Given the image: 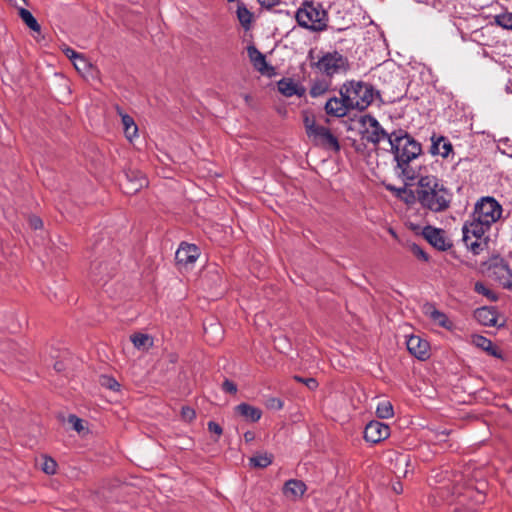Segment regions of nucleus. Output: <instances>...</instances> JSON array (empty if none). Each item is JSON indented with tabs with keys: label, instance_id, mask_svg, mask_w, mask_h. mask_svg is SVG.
<instances>
[{
	"label": "nucleus",
	"instance_id": "c85d7f7f",
	"mask_svg": "<svg viewBox=\"0 0 512 512\" xmlns=\"http://www.w3.org/2000/svg\"><path fill=\"white\" fill-rule=\"evenodd\" d=\"M130 339L137 349L148 350L153 345V338L148 334L134 333Z\"/></svg>",
	"mask_w": 512,
	"mask_h": 512
},
{
	"label": "nucleus",
	"instance_id": "393cba45",
	"mask_svg": "<svg viewBox=\"0 0 512 512\" xmlns=\"http://www.w3.org/2000/svg\"><path fill=\"white\" fill-rule=\"evenodd\" d=\"M324 110L327 115L336 118H342L348 114L347 110L344 108V105L336 96H333L326 101Z\"/></svg>",
	"mask_w": 512,
	"mask_h": 512
},
{
	"label": "nucleus",
	"instance_id": "a19ab883",
	"mask_svg": "<svg viewBox=\"0 0 512 512\" xmlns=\"http://www.w3.org/2000/svg\"><path fill=\"white\" fill-rule=\"evenodd\" d=\"M410 251L413 253L414 256H416L418 259L429 262L430 256L427 252H425L418 244L412 243L410 246Z\"/></svg>",
	"mask_w": 512,
	"mask_h": 512
},
{
	"label": "nucleus",
	"instance_id": "473e14b6",
	"mask_svg": "<svg viewBox=\"0 0 512 512\" xmlns=\"http://www.w3.org/2000/svg\"><path fill=\"white\" fill-rule=\"evenodd\" d=\"M273 461V455L264 453L256 454L250 458V465L255 468H265L269 466Z\"/></svg>",
	"mask_w": 512,
	"mask_h": 512
},
{
	"label": "nucleus",
	"instance_id": "72a5a7b5",
	"mask_svg": "<svg viewBox=\"0 0 512 512\" xmlns=\"http://www.w3.org/2000/svg\"><path fill=\"white\" fill-rule=\"evenodd\" d=\"M122 124L124 126L125 136L129 140H131L132 137H134L137 134V131H138V128H137V125L134 122V119L131 116L127 115V114L122 115Z\"/></svg>",
	"mask_w": 512,
	"mask_h": 512
},
{
	"label": "nucleus",
	"instance_id": "5fc2aeb1",
	"mask_svg": "<svg viewBox=\"0 0 512 512\" xmlns=\"http://www.w3.org/2000/svg\"><path fill=\"white\" fill-rule=\"evenodd\" d=\"M499 282L504 288L512 291V270L510 269V272H506L502 281Z\"/></svg>",
	"mask_w": 512,
	"mask_h": 512
},
{
	"label": "nucleus",
	"instance_id": "dca6fc26",
	"mask_svg": "<svg viewBox=\"0 0 512 512\" xmlns=\"http://www.w3.org/2000/svg\"><path fill=\"white\" fill-rule=\"evenodd\" d=\"M483 268L499 281H502L506 272H510L509 263L499 254L491 256L482 263Z\"/></svg>",
	"mask_w": 512,
	"mask_h": 512
},
{
	"label": "nucleus",
	"instance_id": "e433bc0d",
	"mask_svg": "<svg viewBox=\"0 0 512 512\" xmlns=\"http://www.w3.org/2000/svg\"><path fill=\"white\" fill-rule=\"evenodd\" d=\"M474 291L478 294H481L485 297H487L490 301H497L498 296L497 294L489 289L483 282L477 281L474 285Z\"/></svg>",
	"mask_w": 512,
	"mask_h": 512
},
{
	"label": "nucleus",
	"instance_id": "a18cd8bd",
	"mask_svg": "<svg viewBox=\"0 0 512 512\" xmlns=\"http://www.w3.org/2000/svg\"><path fill=\"white\" fill-rule=\"evenodd\" d=\"M293 379L299 383H303L309 390L313 391L318 387V381L315 378H304L299 375H295Z\"/></svg>",
	"mask_w": 512,
	"mask_h": 512
},
{
	"label": "nucleus",
	"instance_id": "09e8293b",
	"mask_svg": "<svg viewBox=\"0 0 512 512\" xmlns=\"http://www.w3.org/2000/svg\"><path fill=\"white\" fill-rule=\"evenodd\" d=\"M207 428L210 433L217 435V437L214 439V441L217 442L223 433L221 425L215 421H209L207 423Z\"/></svg>",
	"mask_w": 512,
	"mask_h": 512
},
{
	"label": "nucleus",
	"instance_id": "f704fd0d",
	"mask_svg": "<svg viewBox=\"0 0 512 512\" xmlns=\"http://www.w3.org/2000/svg\"><path fill=\"white\" fill-rule=\"evenodd\" d=\"M390 135L391 133H388L385 129L372 130L369 135L366 136V140L374 145H378L383 139H387L390 143Z\"/></svg>",
	"mask_w": 512,
	"mask_h": 512
},
{
	"label": "nucleus",
	"instance_id": "aec40b11",
	"mask_svg": "<svg viewBox=\"0 0 512 512\" xmlns=\"http://www.w3.org/2000/svg\"><path fill=\"white\" fill-rule=\"evenodd\" d=\"M277 88L278 91L286 97H291L294 95L302 97L306 92L304 86L298 85L293 81V79L285 77L277 82Z\"/></svg>",
	"mask_w": 512,
	"mask_h": 512
},
{
	"label": "nucleus",
	"instance_id": "5701e85b",
	"mask_svg": "<svg viewBox=\"0 0 512 512\" xmlns=\"http://www.w3.org/2000/svg\"><path fill=\"white\" fill-rule=\"evenodd\" d=\"M234 410L238 415L252 423L259 421L262 416V411L259 408L248 403H240L235 406Z\"/></svg>",
	"mask_w": 512,
	"mask_h": 512
},
{
	"label": "nucleus",
	"instance_id": "a878e982",
	"mask_svg": "<svg viewBox=\"0 0 512 512\" xmlns=\"http://www.w3.org/2000/svg\"><path fill=\"white\" fill-rule=\"evenodd\" d=\"M474 344L495 358H502L499 348L488 338L482 335H476L473 339Z\"/></svg>",
	"mask_w": 512,
	"mask_h": 512
},
{
	"label": "nucleus",
	"instance_id": "bb28decb",
	"mask_svg": "<svg viewBox=\"0 0 512 512\" xmlns=\"http://www.w3.org/2000/svg\"><path fill=\"white\" fill-rule=\"evenodd\" d=\"M282 490L287 498L294 500L301 497L307 490V487L305 482H285Z\"/></svg>",
	"mask_w": 512,
	"mask_h": 512
},
{
	"label": "nucleus",
	"instance_id": "a211bd4d",
	"mask_svg": "<svg viewBox=\"0 0 512 512\" xmlns=\"http://www.w3.org/2000/svg\"><path fill=\"white\" fill-rule=\"evenodd\" d=\"M423 312L428 316L434 323L445 329H451L453 323L449 320L447 315L438 310L433 303H426L423 306Z\"/></svg>",
	"mask_w": 512,
	"mask_h": 512
},
{
	"label": "nucleus",
	"instance_id": "6e6552de",
	"mask_svg": "<svg viewBox=\"0 0 512 512\" xmlns=\"http://www.w3.org/2000/svg\"><path fill=\"white\" fill-rule=\"evenodd\" d=\"M350 89V93L355 97L356 110L362 112L366 110L375 99H378V89L368 82L348 80L346 81Z\"/></svg>",
	"mask_w": 512,
	"mask_h": 512
},
{
	"label": "nucleus",
	"instance_id": "9b49d317",
	"mask_svg": "<svg viewBox=\"0 0 512 512\" xmlns=\"http://www.w3.org/2000/svg\"><path fill=\"white\" fill-rule=\"evenodd\" d=\"M422 236L438 251H447L453 246L452 242L446 237V232L441 228L427 225L422 230Z\"/></svg>",
	"mask_w": 512,
	"mask_h": 512
},
{
	"label": "nucleus",
	"instance_id": "680f3d73",
	"mask_svg": "<svg viewBox=\"0 0 512 512\" xmlns=\"http://www.w3.org/2000/svg\"><path fill=\"white\" fill-rule=\"evenodd\" d=\"M393 490L397 494L401 493L403 491L402 482H395V484L393 485Z\"/></svg>",
	"mask_w": 512,
	"mask_h": 512
},
{
	"label": "nucleus",
	"instance_id": "2eb2a0df",
	"mask_svg": "<svg viewBox=\"0 0 512 512\" xmlns=\"http://www.w3.org/2000/svg\"><path fill=\"white\" fill-rule=\"evenodd\" d=\"M247 53L253 67L258 72L268 77L276 75L275 67L267 63L265 55L261 53L255 45H249L247 47Z\"/></svg>",
	"mask_w": 512,
	"mask_h": 512
},
{
	"label": "nucleus",
	"instance_id": "7ed1b4c3",
	"mask_svg": "<svg viewBox=\"0 0 512 512\" xmlns=\"http://www.w3.org/2000/svg\"><path fill=\"white\" fill-rule=\"evenodd\" d=\"M297 24L310 32H323L329 28V15L324 5L316 0H304L294 13Z\"/></svg>",
	"mask_w": 512,
	"mask_h": 512
},
{
	"label": "nucleus",
	"instance_id": "f257e3e1",
	"mask_svg": "<svg viewBox=\"0 0 512 512\" xmlns=\"http://www.w3.org/2000/svg\"><path fill=\"white\" fill-rule=\"evenodd\" d=\"M416 184V203L433 213L447 211L453 200V192L445 186L442 179L434 175H420Z\"/></svg>",
	"mask_w": 512,
	"mask_h": 512
},
{
	"label": "nucleus",
	"instance_id": "39448f33",
	"mask_svg": "<svg viewBox=\"0 0 512 512\" xmlns=\"http://www.w3.org/2000/svg\"><path fill=\"white\" fill-rule=\"evenodd\" d=\"M106 245L110 246L107 242ZM119 254L112 247L90 263L89 278L96 284H106L115 274Z\"/></svg>",
	"mask_w": 512,
	"mask_h": 512
},
{
	"label": "nucleus",
	"instance_id": "412c9836",
	"mask_svg": "<svg viewBox=\"0 0 512 512\" xmlns=\"http://www.w3.org/2000/svg\"><path fill=\"white\" fill-rule=\"evenodd\" d=\"M497 311L493 307H480L474 311L475 319L483 326L493 327L497 325Z\"/></svg>",
	"mask_w": 512,
	"mask_h": 512
},
{
	"label": "nucleus",
	"instance_id": "774afa93",
	"mask_svg": "<svg viewBox=\"0 0 512 512\" xmlns=\"http://www.w3.org/2000/svg\"><path fill=\"white\" fill-rule=\"evenodd\" d=\"M204 334H205V336H207V337H208V335H209V328L206 326V324H205V323H204Z\"/></svg>",
	"mask_w": 512,
	"mask_h": 512
},
{
	"label": "nucleus",
	"instance_id": "9d476101",
	"mask_svg": "<svg viewBox=\"0 0 512 512\" xmlns=\"http://www.w3.org/2000/svg\"><path fill=\"white\" fill-rule=\"evenodd\" d=\"M148 185L146 176L139 170L126 169L120 179V187L127 195L136 194Z\"/></svg>",
	"mask_w": 512,
	"mask_h": 512
},
{
	"label": "nucleus",
	"instance_id": "2f4dec72",
	"mask_svg": "<svg viewBox=\"0 0 512 512\" xmlns=\"http://www.w3.org/2000/svg\"><path fill=\"white\" fill-rule=\"evenodd\" d=\"M376 415L380 419H389L394 415L393 405L390 401L384 400L378 403Z\"/></svg>",
	"mask_w": 512,
	"mask_h": 512
},
{
	"label": "nucleus",
	"instance_id": "4c0bfd02",
	"mask_svg": "<svg viewBox=\"0 0 512 512\" xmlns=\"http://www.w3.org/2000/svg\"><path fill=\"white\" fill-rule=\"evenodd\" d=\"M495 23L507 30L512 31V13L505 12L495 17Z\"/></svg>",
	"mask_w": 512,
	"mask_h": 512
},
{
	"label": "nucleus",
	"instance_id": "7c9ffc66",
	"mask_svg": "<svg viewBox=\"0 0 512 512\" xmlns=\"http://www.w3.org/2000/svg\"><path fill=\"white\" fill-rule=\"evenodd\" d=\"M330 81L331 80L328 81L326 79L315 80L310 87V96L316 98L325 94L330 88Z\"/></svg>",
	"mask_w": 512,
	"mask_h": 512
},
{
	"label": "nucleus",
	"instance_id": "4be33fe9",
	"mask_svg": "<svg viewBox=\"0 0 512 512\" xmlns=\"http://www.w3.org/2000/svg\"><path fill=\"white\" fill-rule=\"evenodd\" d=\"M408 185V183H405L403 187L387 185L386 189L393 192L397 198L401 199L406 204L412 205L416 203V189H410L407 187Z\"/></svg>",
	"mask_w": 512,
	"mask_h": 512
},
{
	"label": "nucleus",
	"instance_id": "f8f14e48",
	"mask_svg": "<svg viewBox=\"0 0 512 512\" xmlns=\"http://www.w3.org/2000/svg\"><path fill=\"white\" fill-rule=\"evenodd\" d=\"M314 133L309 138L312 139L316 146H320L324 149H330L335 152L340 151L341 146L336 136H334L330 129L324 126L314 128Z\"/></svg>",
	"mask_w": 512,
	"mask_h": 512
},
{
	"label": "nucleus",
	"instance_id": "338daca9",
	"mask_svg": "<svg viewBox=\"0 0 512 512\" xmlns=\"http://www.w3.org/2000/svg\"><path fill=\"white\" fill-rule=\"evenodd\" d=\"M506 90L509 92V93H512V79L509 80L507 86H506Z\"/></svg>",
	"mask_w": 512,
	"mask_h": 512
},
{
	"label": "nucleus",
	"instance_id": "b1692460",
	"mask_svg": "<svg viewBox=\"0 0 512 512\" xmlns=\"http://www.w3.org/2000/svg\"><path fill=\"white\" fill-rule=\"evenodd\" d=\"M236 15L240 25L244 30H249L252 26L254 15L247 8L244 2L237 0Z\"/></svg>",
	"mask_w": 512,
	"mask_h": 512
},
{
	"label": "nucleus",
	"instance_id": "052dcab7",
	"mask_svg": "<svg viewBox=\"0 0 512 512\" xmlns=\"http://www.w3.org/2000/svg\"><path fill=\"white\" fill-rule=\"evenodd\" d=\"M307 59L310 61V64L312 62H316L317 57L315 56V49H310L307 55Z\"/></svg>",
	"mask_w": 512,
	"mask_h": 512
},
{
	"label": "nucleus",
	"instance_id": "c03bdc74",
	"mask_svg": "<svg viewBox=\"0 0 512 512\" xmlns=\"http://www.w3.org/2000/svg\"><path fill=\"white\" fill-rule=\"evenodd\" d=\"M67 420L68 423L72 425L73 430L76 432L81 433L84 431V421L75 414H70Z\"/></svg>",
	"mask_w": 512,
	"mask_h": 512
},
{
	"label": "nucleus",
	"instance_id": "f3484780",
	"mask_svg": "<svg viewBox=\"0 0 512 512\" xmlns=\"http://www.w3.org/2000/svg\"><path fill=\"white\" fill-rule=\"evenodd\" d=\"M200 250L195 244L182 242L175 253V260L178 265L187 266L196 262Z\"/></svg>",
	"mask_w": 512,
	"mask_h": 512
},
{
	"label": "nucleus",
	"instance_id": "13d9d810",
	"mask_svg": "<svg viewBox=\"0 0 512 512\" xmlns=\"http://www.w3.org/2000/svg\"><path fill=\"white\" fill-rule=\"evenodd\" d=\"M63 53L71 60H75L77 59V57L81 54V53H78L77 51H75L74 49L70 48V47H66L65 49H63Z\"/></svg>",
	"mask_w": 512,
	"mask_h": 512
},
{
	"label": "nucleus",
	"instance_id": "20e7f679",
	"mask_svg": "<svg viewBox=\"0 0 512 512\" xmlns=\"http://www.w3.org/2000/svg\"><path fill=\"white\" fill-rule=\"evenodd\" d=\"M311 68L331 80L335 75L346 74L350 70V62L338 50L320 51L316 62L311 63Z\"/></svg>",
	"mask_w": 512,
	"mask_h": 512
},
{
	"label": "nucleus",
	"instance_id": "49530a36",
	"mask_svg": "<svg viewBox=\"0 0 512 512\" xmlns=\"http://www.w3.org/2000/svg\"><path fill=\"white\" fill-rule=\"evenodd\" d=\"M101 385L112 391L120 390V384L115 378L111 376H102Z\"/></svg>",
	"mask_w": 512,
	"mask_h": 512
},
{
	"label": "nucleus",
	"instance_id": "bf43d9fd",
	"mask_svg": "<svg viewBox=\"0 0 512 512\" xmlns=\"http://www.w3.org/2000/svg\"><path fill=\"white\" fill-rule=\"evenodd\" d=\"M244 439L247 443L252 442L255 439V433L253 431H246L244 433Z\"/></svg>",
	"mask_w": 512,
	"mask_h": 512
},
{
	"label": "nucleus",
	"instance_id": "4d7b16f0",
	"mask_svg": "<svg viewBox=\"0 0 512 512\" xmlns=\"http://www.w3.org/2000/svg\"><path fill=\"white\" fill-rule=\"evenodd\" d=\"M210 330H211V332H214L215 334H217V336H218L216 339L217 341L222 339L223 330L218 323H211Z\"/></svg>",
	"mask_w": 512,
	"mask_h": 512
},
{
	"label": "nucleus",
	"instance_id": "37998d69",
	"mask_svg": "<svg viewBox=\"0 0 512 512\" xmlns=\"http://www.w3.org/2000/svg\"><path fill=\"white\" fill-rule=\"evenodd\" d=\"M72 62L79 72L87 71L91 67V64L83 54H80L77 59L73 60Z\"/></svg>",
	"mask_w": 512,
	"mask_h": 512
},
{
	"label": "nucleus",
	"instance_id": "cd10ccee",
	"mask_svg": "<svg viewBox=\"0 0 512 512\" xmlns=\"http://www.w3.org/2000/svg\"><path fill=\"white\" fill-rule=\"evenodd\" d=\"M339 94H340L339 100L344 105V108L347 110V113H349L352 110H356V106H354L355 105V101H354L355 97H353V94L350 93V89H349L346 81L341 85V87L339 89Z\"/></svg>",
	"mask_w": 512,
	"mask_h": 512
},
{
	"label": "nucleus",
	"instance_id": "3c124183",
	"mask_svg": "<svg viewBox=\"0 0 512 512\" xmlns=\"http://www.w3.org/2000/svg\"><path fill=\"white\" fill-rule=\"evenodd\" d=\"M261 8L265 10H272L282 4L281 0H256Z\"/></svg>",
	"mask_w": 512,
	"mask_h": 512
},
{
	"label": "nucleus",
	"instance_id": "6e6d98bb",
	"mask_svg": "<svg viewBox=\"0 0 512 512\" xmlns=\"http://www.w3.org/2000/svg\"><path fill=\"white\" fill-rule=\"evenodd\" d=\"M274 14H279V15H286L290 18H294V13L293 11L287 9V8H276L274 7L272 10H271Z\"/></svg>",
	"mask_w": 512,
	"mask_h": 512
},
{
	"label": "nucleus",
	"instance_id": "0e129e2a",
	"mask_svg": "<svg viewBox=\"0 0 512 512\" xmlns=\"http://www.w3.org/2000/svg\"><path fill=\"white\" fill-rule=\"evenodd\" d=\"M244 100H245L246 104L250 105V102L252 101V97L249 94H245Z\"/></svg>",
	"mask_w": 512,
	"mask_h": 512
},
{
	"label": "nucleus",
	"instance_id": "8fccbe9b",
	"mask_svg": "<svg viewBox=\"0 0 512 512\" xmlns=\"http://www.w3.org/2000/svg\"><path fill=\"white\" fill-rule=\"evenodd\" d=\"M181 417L187 422H192L196 418V412L189 406H183L181 408Z\"/></svg>",
	"mask_w": 512,
	"mask_h": 512
},
{
	"label": "nucleus",
	"instance_id": "ea45409f",
	"mask_svg": "<svg viewBox=\"0 0 512 512\" xmlns=\"http://www.w3.org/2000/svg\"><path fill=\"white\" fill-rule=\"evenodd\" d=\"M303 123L308 137L312 136L314 128L316 129L321 126L316 124L314 117H310L307 113L304 114Z\"/></svg>",
	"mask_w": 512,
	"mask_h": 512
},
{
	"label": "nucleus",
	"instance_id": "ddd939ff",
	"mask_svg": "<svg viewBox=\"0 0 512 512\" xmlns=\"http://www.w3.org/2000/svg\"><path fill=\"white\" fill-rule=\"evenodd\" d=\"M390 436V427L378 420L370 421L364 429V439L371 444H377Z\"/></svg>",
	"mask_w": 512,
	"mask_h": 512
},
{
	"label": "nucleus",
	"instance_id": "c756f323",
	"mask_svg": "<svg viewBox=\"0 0 512 512\" xmlns=\"http://www.w3.org/2000/svg\"><path fill=\"white\" fill-rule=\"evenodd\" d=\"M18 14L29 29L34 32H40L41 26L29 10L20 8Z\"/></svg>",
	"mask_w": 512,
	"mask_h": 512
},
{
	"label": "nucleus",
	"instance_id": "603ef678",
	"mask_svg": "<svg viewBox=\"0 0 512 512\" xmlns=\"http://www.w3.org/2000/svg\"><path fill=\"white\" fill-rule=\"evenodd\" d=\"M28 222H29V226L34 230H38L43 227L42 219L36 215L29 216Z\"/></svg>",
	"mask_w": 512,
	"mask_h": 512
},
{
	"label": "nucleus",
	"instance_id": "864d4df0",
	"mask_svg": "<svg viewBox=\"0 0 512 512\" xmlns=\"http://www.w3.org/2000/svg\"><path fill=\"white\" fill-rule=\"evenodd\" d=\"M222 389L227 393L234 394L237 392V385L233 381L225 379L222 383Z\"/></svg>",
	"mask_w": 512,
	"mask_h": 512
},
{
	"label": "nucleus",
	"instance_id": "f03ea898",
	"mask_svg": "<svg viewBox=\"0 0 512 512\" xmlns=\"http://www.w3.org/2000/svg\"><path fill=\"white\" fill-rule=\"evenodd\" d=\"M390 152L396 161V168L401 171L400 175L408 181L416 180L419 172L410 164L422 154V144L407 130L399 128L391 132Z\"/></svg>",
	"mask_w": 512,
	"mask_h": 512
},
{
	"label": "nucleus",
	"instance_id": "69168bd1",
	"mask_svg": "<svg viewBox=\"0 0 512 512\" xmlns=\"http://www.w3.org/2000/svg\"><path fill=\"white\" fill-rule=\"evenodd\" d=\"M100 246H101V244H100V243H96V244L94 245V247H93V250H94L95 252H98V251H100V250H102V249H104V248H105L104 246H103L102 248H100Z\"/></svg>",
	"mask_w": 512,
	"mask_h": 512
},
{
	"label": "nucleus",
	"instance_id": "6ab92c4d",
	"mask_svg": "<svg viewBox=\"0 0 512 512\" xmlns=\"http://www.w3.org/2000/svg\"><path fill=\"white\" fill-rule=\"evenodd\" d=\"M452 151L453 146L446 137L436 136L435 134L431 136V146L429 152L432 155H441L443 158H446Z\"/></svg>",
	"mask_w": 512,
	"mask_h": 512
},
{
	"label": "nucleus",
	"instance_id": "423d86ee",
	"mask_svg": "<svg viewBox=\"0 0 512 512\" xmlns=\"http://www.w3.org/2000/svg\"><path fill=\"white\" fill-rule=\"evenodd\" d=\"M491 225L471 217V220L465 221L462 227V241L465 246L474 254L479 255L488 245V237L485 233L488 232Z\"/></svg>",
	"mask_w": 512,
	"mask_h": 512
},
{
	"label": "nucleus",
	"instance_id": "c9c22d12",
	"mask_svg": "<svg viewBox=\"0 0 512 512\" xmlns=\"http://www.w3.org/2000/svg\"><path fill=\"white\" fill-rule=\"evenodd\" d=\"M37 465H39L41 470L47 475H53L56 472L57 463L51 457L42 456Z\"/></svg>",
	"mask_w": 512,
	"mask_h": 512
},
{
	"label": "nucleus",
	"instance_id": "de8ad7c7",
	"mask_svg": "<svg viewBox=\"0 0 512 512\" xmlns=\"http://www.w3.org/2000/svg\"><path fill=\"white\" fill-rule=\"evenodd\" d=\"M265 405L268 409L279 411L283 408L284 402L277 397H270L266 400Z\"/></svg>",
	"mask_w": 512,
	"mask_h": 512
},
{
	"label": "nucleus",
	"instance_id": "58836bf2",
	"mask_svg": "<svg viewBox=\"0 0 512 512\" xmlns=\"http://www.w3.org/2000/svg\"><path fill=\"white\" fill-rule=\"evenodd\" d=\"M497 148L502 154L512 158V143L508 137L500 138L498 140Z\"/></svg>",
	"mask_w": 512,
	"mask_h": 512
},
{
	"label": "nucleus",
	"instance_id": "e2e57ef3",
	"mask_svg": "<svg viewBox=\"0 0 512 512\" xmlns=\"http://www.w3.org/2000/svg\"><path fill=\"white\" fill-rule=\"evenodd\" d=\"M54 369H55L56 371H58V372L63 371V370H64V363H63V362H61V361H57V362H55V364H54Z\"/></svg>",
	"mask_w": 512,
	"mask_h": 512
},
{
	"label": "nucleus",
	"instance_id": "1a4fd4ad",
	"mask_svg": "<svg viewBox=\"0 0 512 512\" xmlns=\"http://www.w3.org/2000/svg\"><path fill=\"white\" fill-rule=\"evenodd\" d=\"M502 211V206L494 197L486 196L476 202L471 217L492 225L501 217Z\"/></svg>",
	"mask_w": 512,
	"mask_h": 512
},
{
	"label": "nucleus",
	"instance_id": "4468645a",
	"mask_svg": "<svg viewBox=\"0 0 512 512\" xmlns=\"http://www.w3.org/2000/svg\"><path fill=\"white\" fill-rule=\"evenodd\" d=\"M406 346L411 355L420 361L430 358V344L419 335H411L406 340Z\"/></svg>",
	"mask_w": 512,
	"mask_h": 512
},
{
	"label": "nucleus",
	"instance_id": "0eeeda50",
	"mask_svg": "<svg viewBox=\"0 0 512 512\" xmlns=\"http://www.w3.org/2000/svg\"><path fill=\"white\" fill-rule=\"evenodd\" d=\"M407 92V84L403 77L398 74H389L384 79L382 89L378 90V100L381 103H396L402 100Z\"/></svg>",
	"mask_w": 512,
	"mask_h": 512
},
{
	"label": "nucleus",
	"instance_id": "79ce46f5",
	"mask_svg": "<svg viewBox=\"0 0 512 512\" xmlns=\"http://www.w3.org/2000/svg\"><path fill=\"white\" fill-rule=\"evenodd\" d=\"M360 122L363 125L368 123L372 130L384 129L379 121L371 114L361 116Z\"/></svg>",
	"mask_w": 512,
	"mask_h": 512
}]
</instances>
